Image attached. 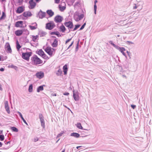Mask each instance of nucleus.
I'll use <instances>...</instances> for the list:
<instances>
[{"instance_id": "25", "label": "nucleus", "mask_w": 152, "mask_h": 152, "mask_svg": "<svg viewBox=\"0 0 152 152\" xmlns=\"http://www.w3.org/2000/svg\"><path fill=\"white\" fill-rule=\"evenodd\" d=\"M45 86V85L39 86L37 88V91L38 92H39L40 91L43 90L44 89L43 87Z\"/></svg>"}, {"instance_id": "59", "label": "nucleus", "mask_w": 152, "mask_h": 152, "mask_svg": "<svg viewBox=\"0 0 152 152\" xmlns=\"http://www.w3.org/2000/svg\"><path fill=\"white\" fill-rule=\"evenodd\" d=\"M23 2V1H21L20 0H18V3H22Z\"/></svg>"}, {"instance_id": "50", "label": "nucleus", "mask_w": 152, "mask_h": 152, "mask_svg": "<svg viewBox=\"0 0 152 152\" xmlns=\"http://www.w3.org/2000/svg\"><path fill=\"white\" fill-rule=\"evenodd\" d=\"M74 41H73V42H72L71 43V44L69 45V46L68 47L67 49H68L74 43Z\"/></svg>"}, {"instance_id": "35", "label": "nucleus", "mask_w": 152, "mask_h": 152, "mask_svg": "<svg viewBox=\"0 0 152 152\" xmlns=\"http://www.w3.org/2000/svg\"><path fill=\"white\" fill-rule=\"evenodd\" d=\"M58 7H59V8L60 9V10L61 12H63L66 9V7L65 6L61 7L60 5H59Z\"/></svg>"}, {"instance_id": "45", "label": "nucleus", "mask_w": 152, "mask_h": 152, "mask_svg": "<svg viewBox=\"0 0 152 152\" xmlns=\"http://www.w3.org/2000/svg\"><path fill=\"white\" fill-rule=\"evenodd\" d=\"M126 44H128V45H132V44H134V43L132 42H131V41H127L126 42Z\"/></svg>"}, {"instance_id": "61", "label": "nucleus", "mask_w": 152, "mask_h": 152, "mask_svg": "<svg viewBox=\"0 0 152 152\" xmlns=\"http://www.w3.org/2000/svg\"><path fill=\"white\" fill-rule=\"evenodd\" d=\"M97 2L98 1L97 0H95L94 1V4H96V3H97Z\"/></svg>"}, {"instance_id": "15", "label": "nucleus", "mask_w": 152, "mask_h": 152, "mask_svg": "<svg viewBox=\"0 0 152 152\" xmlns=\"http://www.w3.org/2000/svg\"><path fill=\"white\" fill-rule=\"evenodd\" d=\"M4 106L7 113L9 114H10V108L8 105V102L7 101H5L4 102Z\"/></svg>"}, {"instance_id": "1", "label": "nucleus", "mask_w": 152, "mask_h": 152, "mask_svg": "<svg viewBox=\"0 0 152 152\" xmlns=\"http://www.w3.org/2000/svg\"><path fill=\"white\" fill-rule=\"evenodd\" d=\"M31 60L32 64L34 65H37L41 64L43 62V61L36 55H34L31 58Z\"/></svg>"}, {"instance_id": "39", "label": "nucleus", "mask_w": 152, "mask_h": 152, "mask_svg": "<svg viewBox=\"0 0 152 152\" xmlns=\"http://www.w3.org/2000/svg\"><path fill=\"white\" fill-rule=\"evenodd\" d=\"M80 25V24H77L75 25V27L72 30V31H74L76 30L78 28H79Z\"/></svg>"}, {"instance_id": "36", "label": "nucleus", "mask_w": 152, "mask_h": 152, "mask_svg": "<svg viewBox=\"0 0 152 152\" xmlns=\"http://www.w3.org/2000/svg\"><path fill=\"white\" fill-rule=\"evenodd\" d=\"M28 26L30 29L32 30L36 29L37 28V26H31V25H29Z\"/></svg>"}, {"instance_id": "42", "label": "nucleus", "mask_w": 152, "mask_h": 152, "mask_svg": "<svg viewBox=\"0 0 152 152\" xmlns=\"http://www.w3.org/2000/svg\"><path fill=\"white\" fill-rule=\"evenodd\" d=\"M79 40L78 41L77 43L76 44V46L75 49V51L76 52L77 51L78 49L79 45Z\"/></svg>"}, {"instance_id": "2", "label": "nucleus", "mask_w": 152, "mask_h": 152, "mask_svg": "<svg viewBox=\"0 0 152 152\" xmlns=\"http://www.w3.org/2000/svg\"><path fill=\"white\" fill-rule=\"evenodd\" d=\"M109 42L112 45H113L115 48L117 50H119L120 51L123 55L125 56H126V54L124 52V51H125L126 50L125 48L124 47H120L118 45L115 44L112 41H109Z\"/></svg>"}, {"instance_id": "4", "label": "nucleus", "mask_w": 152, "mask_h": 152, "mask_svg": "<svg viewBox=\"0 0 152 152\" xmlns=\"http://www.w3.org/2000/svg\"><path fill=\"white\" fill-rule=\"evenodd\" d=\"M84 17V15L83 14L79 15L78 12H76L74 15V19L77 22H78L82 20Z\"/></svg>"}, {"instance_id": "28", "label": "nucleus", "mask_w": 152, "mask_h": 152, "mask_svg": "<svg viewBox=\"0 0 152 152\" xmlns=\"http://www.w3.org/2000/svg\"><path fill=\"white\" fill-rule=\"evenodd\" d=\"M59 28L61 30V31L63 32H64L66 30L65 27L63 24H62V25Z\"/></svg>"}, {"instance_id": "57", "label": "nucleus", "mask_w": 152, "mask_h": 152, "mask_svg": "<svg viewBox=\"0 0 152 152\" xmlns=\"http://www.w3.org/2000/svg\"><path fill=\"white\" fill-rule=\"evenodd\" d=\"M31 24L34 25V26H37V24L36 22L32 23Z\"/></svg>"}, {"instance_id": "47", "label": "nucleus", "mask_w": 152, "mask_h": 152, "mask_svg": "<svg viewBox=\"0 0 152 152\" xmlns=\"http://www.w3.org/2000/svg\"><path fill=\"white\" fill-rule=\"evenodd\" d=\"M38 138L36 137H35L34 139V142H36L38 140Z\"/></svg>"}, {"instance_id": "56", "label": "nucleus", "mask_w": 152, "mask_h": 152, "mask_svg": "<svg viewBox=\"0 0 152 152\" xmlns=\"http://www.w3.org/2000/svg\"><path fill=\"white\" fill-rule=\"evenodd\" d=\"M94 10H97V6L96 4L94 5Z\"/></svg>"}, {"instance_id": "17", "label": "nucleus", "mask_w": 152, "mask_h": 152, "mask_svg": "<svg viewBox=\"0 0 152 152\" xmlns=\"http://www.w3.org/2000/svg\"><path fill=\"white\" fill-rule=\"evenodd\" d=\"M23 21H18L15 23V26L16 27H21L23 25Z\"/></svg>"}, {"instance_id": "23", "label": "nucleus", "mask_w": 152, "mask_h": 152, "mask_svg": "<svg viewBox=\"0 0 152 152\" xmlns=\"http://www.w3.org/2000/svg\"><path fill=\"white\" fill-rule=\"evenodd\" d=\"M70 136H71L74 137L76 138H79L80 137V134L76 132H73V133H72L71 134Z\"/></svg>"}, {"instance_id": "40", "label": "nucleus", "mask_w": 152, "mask_h": 152, "mask_svg": "<svg viewBox=\"0 0 152 152\" xmlns=\"http://www.w3.org/2000/svg\"><path fill=\"white\" fill-rule=\"evenodd\" d=\"M64 131H62L61 132H60V133H59L57 135L56 137V138H58V137H61L62 136L63 134H64Z\"/></svg>"}, {"instance_id": "48", "label": "nucleus", "mask_w": 152, "mask_h": 152, "mask_svg": "<svg viewBox=\"0 0 152 152\" xmlns=\"http://www.w3.org/2000/svg\"><path fill=\"white\" fill-rule=\"evenodd\" d=\"M131 107L133 109H134L136 108V105H134V104H132L131 105Z\"/></svg>"}, {"instance_id": "5", "label": "nucleus", "mask_w": 152, "mask_h": 152, "mask_svg": "<svg viewBox=\"0 0 152 152\" xmlns=\"http://www.w3.org/2000/svg\"><path fill=\"white\" fill-rule=\"evenodd\" d=\"M56 26L53 21H50L49 23H47L46 24V28L49 30L52 29Z\"/></svg>"}, {"instance_id": "63", "label": "nucleus", "mask_w": 152, "mask_h": 152, "mask_svg": "<svg viewBox=\"0 0 152 152\" xmlns=\"http://www.w3.org/2000/svg\"><path fill=\"white\" fill-rule=\"evenodd\" d=\"M79 3L78 2H76L75 4V6L77 5H78V4H79Z\"/></svg>"}, {"instance_id": "12", "label": "nucleus", "mask_w": 152, "mask_h": 152, "mask_svg": "<svg viewBox=\"0 0 152 152\" xmlns=\"http://www.w3.org/2000/svg\"><path fill=\"white\" fill-rule=\"evenodd\" d=\"M73 92V97L74 100L76 101H78L79 99V92L77 91L75 92L74 90Z\"/></svg>"}, {"instance_id": "8", "label": "nucleus", "mask_w": 152, "mask_h": 152, "mask_svg": "<svg viewBox=\"0 0 152 152\" xmlns=\"http://www.w3.org/2000/svg\"><path fill=\"white\" fill-rule=\"evenodd\" d=\"M46 13L45 12H42L40 10L37 14V17L39 18H40L42 19L45 17V16Z\"/></svg>"}, {"instance_id": "18", "label": "nucleus", "mask_w": 152, "mask_h": 152, "mask_svg": "<svg viewBox=\"0 0 152 152\" xmlns=\"http://www.w3.org/2000/svg\"><path fill=\"white\" fill-rule=\"evenodd\" d=\"M5 48L6 49L7 51L9 53H11L12 50L10 47V45L8 43H7L5 46Z\"/></svg>"}, {"instance_id": "58", "label": "nucleus", "mask_w": 152, "mask_h": 152, "mask_svg": "<svg viewBox=\"0 0 152 152\" xmlns=\"http://www.w3.org/2000/svg\"><path fill=\"white\" fill-rule=\"evenodd\" d=\"M51 95L52 96H56L57 95L56 93H53L51 94Z\"/></svg>"}, {"instance_id": "32", "label": "nucleus", "mask_w": 152, "mask_h": 152, "mask_svg": "<svg viewBox=\"0 0 152 152\" xmlns=\"http://www.w3.org/2000/svg\"><path fill=\"white\" fill-rule=\"evenodd\" d=\"M6 17V15L5 13L4 12H2V15L1 17L0 18V20L5 19Z\"/></svg>"}, {"instance_id": "24", "label": "nucleus", "mask_w": 152, "mask_h": 152, "mask_svg": "<svg viewBox=\"0 0 152 152\" xmlns=\"http://www.w3.org/2000/svg\"><path fill=\"white\" fill-rule=\"evenodd\" d=\"M50 34L51 35H56L58 37H60L61 36V35L60 34V33L58 31H52L51 32Z\"/></svg>"}, {"instance_id": "27", "label": "nucleus", "mask_w": 152, "mask_h": 152, "mask_svg": "<svg viewBox=\"0 0 152 152\" xmlns=\"http://www.w3.org/2000/svg\"><path fill=\"white\" fill-rule=\"evenodd\" d=\"M36 53H37L38 55L41 56H42L44 53V52L42 49H41L39 50L37 52H36Z\"/></svg>"}, {"instance_id": "60", "label": "nucleus", "mask_w": 152, "mask_h": 152, "mask_svg": "<svg viewBox=\"0 0 152 152\" xmlns=\"http://www.w3.org/2000/svg\"><path fill=\"white\" fill-rule=\"evenodd\" d=\"M63 106L65 107L66 108H67V109H68V110H70V109H69V107H68L64 105V104L63 105Z\"/></svg>"}, {"instance_id": "19", "label": "nucleus", "mask_w": 152, "mask_h": 152, "mask_svg": "<svg viewBox=\"0 0 152 152\" xmlns=\"http://www.w3.org/2000/svg\"><path fill=\"white\" fill-rule=\"evenodd\" d=\"M23 33V31L22 30H18L15 31V34L18 36L21 35Z\"/></svg>"}, {"instance_id": "62", "label": "nucleus", "mask_w": 152, "mask_h": 152, "mask_svg": "<svg viewBox=\"0 0 152 152\" xmlns=\"http://www.w3.org/2000/svg\"><path fill=\"white\" fill-rule=\"evenodd\" d=\"M129 64L128 63L127 64V66H125V68L126 69H127L128 68L129 65Z\"/></svg>"}, {"instance_id": "30", "label": "nucleus", "mask_w": 152, "mask_h": 152, "mask_svg": "<svg viewBox=\"0 0 152 152\" xmlns=\"http://www.w3.org/2000/svg\"><path fill=\"white\" fill-rule=\"evenodd\" d=\"M10 129L12 131L14 132H17L18 131V129L16 127L14 126L10 127Z\"/></svg>"}, {"instance_id": "34", "label": "nucleus", "mask_w": 152, "mask_h": 152, "mask_svg": "<svg viewBox=\"0 0 152 152\" xmlns=\"http://www.w3.org/2000/svg\"><path fill=\"white\" fill-rule=\"evenodd\" d=\"M33 91V85L32 84H30L29 86L28 91L29 92H31Z\"/></svg>"}, {"instance_id": "38", "label": "nucleus", "mask_w": 152, "mask_h": 152, "mask_svg": "<svg viewBox=\"0 0 152 152\" xmlns=\"http://www.w3.org/2000/svg\"><path fill=\"white\" fill-rule=\"evenodd\" d=\"M38 37V35H36V36H32V40L34 42H35L36 41V40L37 39Z\"/></svg>"}, {"instance_id": "33", "label": "nucleus", "mask_w": 152, "mask_h": 152, "mask_svg": "<svg viewBox=\"0 0 152 152\" xmlns=\"http://www.w3.org/2000/svg\"><path fill=\"white\" fill-rule=\"evenodd\" d=\"M16 48L18 50H19L21 48V46L20 44H19L18 42V40L16 41Z\"/></svg>"}, {"instance_id": "21", "label": "nucleus", "mask_w": 152, "mask_h": 152, "mask_svg": "<svg viewBox=\"0 0 152 152\" xmlns=\"http://www.w3.org/2000/svg\"><path fill=\"white\" fill-rule=\"evenodd\" d=\"M63 70L64 75H66L67 74L68 71V67L67 64H65L63 67Z\"/></svg>"}, {"instance_id": "22", "label": "nucleus", "mask_w": 152, "mask_h": 152, "mask_svg": "<svg viewBox=\"0 0 152 152\" xmlns=\"http://www.w3.org/2000/svg\"><path fill=\"white\" fill-rule=\"evenodd\" d=\"M46 12L50 17H52L54 15V12L51 10H48Z\"/></svg>"}, {"instance_id": "41", "label": "nucleus", "mask_w": 152, "mask_h": 152, "mask_svg": "<svg viewBox=\"0 0 152 152\" xmlns=\"http://www.w3.org/2000/svg\"><path fill=\"white\" fill-rule=\"evenodd\" d=\"M42 57L45 59H47L49 58L48 57V56L45 53Z\"/></svg>"}, {"instance_id": "10", "label": "nucleus", "mask_w": 152, "mask_h": 152, "mask_svg": "<svg viewBox=\"0 0 152 152\" xmlns=\"http://www.w3.org/2000/svg\"><path fill=\"white\" fill-rule=\"evenodd\" d=\"M35 76L39 79H41L44 76V73L42 71L37 72Z\"/></svg>"}, {"instance_id": "13", "label": "nucleus", "mask_w": 152, "mask_h": 152, "mask_svg": "<svg viewBox=\"0 0 152 152\" xmlns=\"http://www.w3.org/2000/svg\"><path fill=\"white\" fill-rule=\"evenodd\" d=\"M28 3L30 5L29 8L30 9H34L36 6V3L34 1V0H30L29 1Z\"/></svg>"}, {"instance_id": "64", "label": "nucleus", "mask_w": 152, "mask_h": 152, "mask_svg": "<svg viewBox=\"0 0 152 152\" xmlns=\"http://www.w3.org/2000/svg\"><path fill=\"white\" fill-rule=\"evenodd\" d=\"M36 2H38L40 1L41 0H35Z\"/></svg>"}, {"instance_id": "29", "label": "nucleus", "mask_w": 152, "mask_h": 152, "mask_svg": "<svg viewBox=\"0 0 152 152\" xmlns=\"http://www.w3.org/2000/svg\"><path fill=\"white\" fill-rule=\"evenodd\" d=\"M46 33L45 32L42 31H40L39 33L38 34L40 35V37H43L45 36Z\"/></svg>"}, {"instance_id": "46", "label": "nucleus", "mask_w": 152, "mask_h": 152, "mask_svg": "<svg viewBox=\"0 0 152 152\" xmlns=\"http://www.w3.org/2000/svg\"><path fill=\"white\" fill-rule=\"evenodd\" d=\"M126 52L127 53L128 55L129 56V58H131L130 57L131 53H130V52H129L128 51H127Z\"/></svg>"}, {"instance_id": "54", "label": "nucleus", "mask_w": 152, "mask_h": 152, "mask_svg": "<svg viewBox=\"0 0 152 152\" xmlns=\"http://www.w3.org/2000/svg\"><path fill=\"white\" fill-rule=\"evenodd\" d=\"M4 70V68H0V71L1 72H3Z\"/></svg>"}, {"instance_id": "20", "label": "nucleus", "mask_w": 152, "mask_h": 152, "mask_svg": "<svg viewBox=\"0 0 152 152\" xmlns=\"http://www.w3.org/2000/svg\"><path fill=\"white\" fill-rule=\"evenodd\" d=\"M57 39H55L53 42L51 44L52 46L53 47H56L58 45V41Z\"/></svg>"}, {"instance_id": "6", "label": "nucleus", "mask_w": 152, "mask_h": 152, "mask_svg": "<svg viewBox=\"0 0 152 152\" xmlns=\"http://www.w3.org/2000/svg\"><path fill=\"white\" fill-rule=\"evenodd\" d=\"M39 118L40 120L42 126L43 128H45V122L44 117L42 113H39Z\"/></svg>"}, {"instance_id": "11", "label": "nucleus", "mask_w": 152, "mask_h": 152, "mask_svg": "<svg viewBox=\"0 0 152 152\" xmlns=\"http://www.w3.org/2000/svg\"><path fill=\"white\" fill-rule=\"evenodd\" d=\"M51 48L50 47H47L44 49L45 51L50 56L53 55V51L51 50Z\"/></svg>"}, {"instance_id": "3", "label": "nucleus", "mask_w": 152, "mask_h": 152, "mask_svg": "<svg viewBox=\"0 0 152 152\" xmlns=\"http://www.w3.org/2000/svg\"><path fill=\"white\" fill-rule=\"evenodd\" d=\"M32 54V52L22 53V57L23 59L28 61L30 57L31 56Z\"/></svg>"}, {"instance_id": "52", "label": "nucleus", "mask_w": 152, "mask_h": 152, "mask_svg": "<svg viewBox=\"0 0 152 152\" xmlns=\"http://www.w3.org/2000/svg\"><path fill=\"white\" fill-rule=\"evenodd\" d=\"M71 39V38L68 39L66 41V43H67L69 42Z\"/></svg>"}, {"instance_id": "16", "label": "nucleus", "mask_w": 152, "mask_h": 152, "mask_svg": "<svg viewBox=\"0 0 152 152\" xmlns=\"http://www.w3.org/2000/svg\"><path fill=\"white\" fill-rule=\"evenodd\" d=\"M22 15L24 17L26 18L31 17L32 15L31 12L29 11L24 12Z\"/></svg>"}, {"instance_id": "26", "label": "nucleus", "mask_w": 152, "mask_h": 152, "mask_svg": "<svg viewBox=\"0 0 152 152\" xmlns=\"http://www.w3.org/2000/svg\"><path fill=\"white\" fill-rule=\"evenodd\" d=\"M18 113L19 115L20 118H21V119L24 122V123L26 125H28L27 123L26 122V121L25 120V119L23 118L22 114L19 112H18Z\"/></svg>"}, {"instance_id": "51", "label": "nucleus", "mask_w": 152, "mask_h": 152, "mask_svg": "<svg viewBox=\"0 0 152 152\" xmlns=\"http://www.w3.org/2000/svg\"><path fill=\"white\" fill-rule=\"evenodd\" d=\"M60 0H55V3L56 4H58L59 3Z\"/></svg>"}, {"instance_id": "44", "label": "nucleus", "mask_w": 152, "mask_h": 152, "mask_svg": "<svg viewBox=\"0 0 152 152\" xmlns=\"http://www.w3.org/2000/svg\"><path fill=\"white\" fill-rule=\"evenodd\" d=\"M86 23H85L82 25V26H81V27H80V28L79 30H83L85 26L86 25Z\"/></svg>"}, {"instance_id": "43", "label": "nucleus", "mask_w": 152, "mask_h": 152, "mask_svg": "<svg viewBox=\"0 0 152 152\" xmlns=\"http://www.w3.org/2000/svg\"><path fill=\"white\" fill-rule=\"evenodd\" d=\"M4 136L3 135H0V140L1 141H2L4 140Z\"/></svg>"}, {"instance_id": "53", "label": "nucleus", "mask_w": 152, "mask_h": 152, "mask_svg": "<svg viewBox=\"0 0 152 152\" xmlns=\"http://www.w3.org/2000/svg\"><path fill=\"white\" fill-rule=\"evenodd\" d=\"M134 6L133 7V9H135L137 8V6L136 5V4H134Z\"/></svg>"}, {"instance_id": "7", "label": "nucleus", "mask_w": 152, "mask_h": 152, "mask_svg": "<svg viewBox=\"0 0 152 152\" xmlns=\"http://www.w3.org/2000/svg\"><path fill=\"white\" fill-rule=\"evenodd\" d=\"M63 20V17L60 15H57L54 18V21L56 23H61Z\"/></svg>"}, {"instance_id": "37", "label": "nucleus", "mask_w": 152, "mask_h": 152, "mask_svg": "<svg viewBox=\"0 0 152 152\" xmlns=\"http://www.w3.org/2000/svg\"><path fill=\"white\" fill-rule=\"evenodd\" d=\"M77 127L79 129H83V128L80 123H77Z\"/></svg>"}, {"instance_id": "49", "label": "nucleus", "mask_w": 152, "mask_h": 152, "mask_svg": "<svg viewBox=\"0 0 152 152\" xmlns=\"http://www.w3.org/2000/svg\"><path fill=\"white\" fill-rule=\"evenodd\" d=\"M5 144L6 145H7L8 144H10V141H9L8 142H6V141H5L4 142Z\"/></svg>"}, {"instance_id": "9", "label": "nucleus", "mask_w": 152, "mask_h": 152, "mask_svg": "<svg viewBox=\"0 0 152 152\" xmlns=\"http://www.w3.org/2000/svg\"><path fill=\"white\" fill-rule=\"evenodd\" d=\"M64 25L67 27L68 29H72L73 27V25L72 22L71 21L65 22L64 23Z\"/></svg>"}, {"instance_id": "14", "label": "nucleus", "mask_w": 152, "mask_h": 152, "mask_svg": "<svg viewBox=\"0 0 152 152\" xmlns=\"http://www.w3.org/2000/svg\"><path fill=\"white\" fill-rule=\"evenodd\" d=\"M25 10V7L23 6H20L18 7L16 10L17 13L20 14L22 13Z\"/></svg>"}, {"instance_id": "55", "label": "nucleus", "mask_w": 152, "mask_h": 152, "mask_svg": "<svg viewBox=\"0 0 152 152\" xmlns=\"http://www.w3.org/2000/svg\"><path fill=\"white\" fill-rule=\"evenodd\" d=\"M63 94L65 95L68 96L69 94V93L68 92H66L65 93H64Z\"/></svg>"}, {"instance_id": "31", "label": "nucleus", "mask_w": 152, "mask_h": 152, "mask_svg": "<svg viewBox=\"0 0 152 152\" xmlns=\"http://www.w3.org/2000/svg\"><path fill=\"white\" fill-rule=\"evenodd\" d=\"M62 72L60 69H58V71L56 72V74L57 76H60L62 74Z\"/></svg>"}]
</instances>
